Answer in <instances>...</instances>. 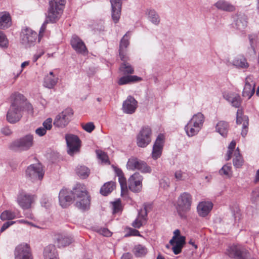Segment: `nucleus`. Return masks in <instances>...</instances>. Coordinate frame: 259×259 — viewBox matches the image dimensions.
I'll list each match as a JSON object with an SVG mask.
<instances>
[{
    "instance_id": "obj_1",
    "label": "nucleus",
    "mask_w": 259,
    "mask_h": 259,
    "mask_svg": "<svg viewBox=\"0 0 259 259\" xmlns=\"http://www.w3.org/2000/svg\"><path fill=\"white\" fill-rule=\"evenodd\" d=\"M12 102L7 114V121L12 124L18 122L25 111L29 114H33V108L24 96L20 93H15L11 96Z\"/></svg>"
},
{
    "instance_id": "obj_2",
    "label": "nucleus",
    "mask_w": 259,
    "mask_h": 259,
    "mask_svg": "<svg viewBox=\"0 0 259 259\" xmlns=\"http://www.w3.org/2000/svg\"><path fill=\"white\" fill-rule=\"evenodd\" d=\"M65 3L66 0H51L50 1V7L46 15V20L39 30L40 34L45 32L47 25L49 23H53L59 20L63 13Z\"/></svg>"
},
{
    "instance_id": "obj_3",
    "label": "nucleus",
    "mask_w": 259,
    "mask_h": 259,
    "mask_svg": "<svg viewBox=\"0 0 259 259\" xmlns=\"http://www.w3.org/2000/svg\"><path fill=\"white\" fill-rule=\"evenodd\" d=\"M73 198L76 201L75 205L79 209L85 211L90 206V197L84 185L77 184L73 189Z\"/></svg>"
},
{
    "instance_id": "obj_4",
    "label": "nucleus",
    "mask_w": 259,
    "mask_h": 259,
    "mask_svg": "<svg viewBox=\"0 0 259 259\" xmlns=\"http://www.w3.org/2000/svg\"><path fill=\"white\" fill-rule=\"evenodd\" d=\"M192 197L188 192H183L178 198L176 210L179 217L183 219L187 218V214L190 210Z\"/></svg>"
},
{
    "instance_id": "obj_5",
    "label": "nucleus",
    "mask_w": 259,
    "mask_h": 259,
    "mask_svg": "<svg viewBox=\"0 0 259 259\" xmlns=\"http://www.w3.org/2000/svg\"><path fill=\"white\" fill-rule=\"evenodd\" d=\"M204 121V115L200 112L194 114L185 126V131L189 137L197 135L202 128Z\"/></svg>"
},
{
    "instance_id": "obj_6",
    "label": "nucleus",
    "mask_w": 259,
    "mask_h": 259,
    "mask_svg": "<svg viewBox=\"0 0 259 259\" xmlns=\"http://www.w3.org/2000/svg\"><path fill=\"white\" fill-rule=\"evenodd\" d=\"M43 33H41L40 35L39 33L38 35L37 33L32 30L26 28L22 31L21 35V42L26 47H30L32 46H34L37 39L39 41L40 38L43 35Z\"/></svg>"
},
{
    "instance_id": "obj_7",
    "label": "nucleus",
    "mask_w": 259,
    "mask_h": 259,
    "mask_svg": "<svg viewBox=\"0 0 259 259\" xmlns=\"http://www.w3.org/2000/svg\"><path fill=\"white\" fill-rule=\"evenodd\" d=\"M33 143V136L31 135H27L14 141L11 144L10 148L14 150H26L32 147Z\"/></svg>"
},
{
    "instance_id": "obj_8",
    "label": "nucleus",
    "mask_w": 259,
    "mask_h": 259,
    "mask_svg": "<svg viewBox=\"0 0 259 259\" xmlns=\"http://www.w3.org/2000/svg\"><path fill=\"white\" fill-rule=\"evenodd\" d=\"M45 171L42 165L38 163L29 165L26 170V175L32 181L41 180L44 176Z\"/></svg>"
},
{
    "instance_id": "obj_9",
    "label": "nucleus",
    "mask_w": 259,
    "mask_h": 259,
    "mask_svg": "<svg viewBox=\"0 0 259 259\" xmlns=\"http://www.w3.org/2000/svg\"><path fill=\"white\" fill-rule=\"evenodd\" d=\"M230 257L234 259H251L248 250L241 245H233L228 250Z\"/></svg>"
},
{
    "instance_id": "obj_10",
    "label": "nucleus",
    "mask_w": 259,
    "mask_h": 259,
    "mask_svg": "<svg viewBox=\"0 0 259 259\" xmlns=\"http://www.w3.org/2000/svg\"><path fill=\"white\" fill-rule=\"evenodd\" d=\"M73 113L72 110L70 108L63 110L56 116L53 122L54 125L58 127H65L70 121Z\"/></svg>"
},
{
    "instance_id": "obj_11",
    "label": "nucleus",
    "mask_w": 259,
    "mask_h": 259,
    "mask_svg": "<svg viewBox=\"0 0 259 259\" xmlns=\"http://www.w3.org/2000/svg\"><path fill=\"white\" fill-rule=\"evenodd\" d=\"M35 196L24 191L20 192L17 197V202L23 209H28L34 202Z\"/></svg>"
},
{
    "instance_id": "obj_12",
    "label": "nucleus",
    "mask_w": 259,
    "mask_h": 259,
    "mask_svg": "<svg viewBox=\"0 0 259 259\" xmlns=\"http://www.w3.org/2000/svg\"><path fill=\"white\" fill-rule=\"evenodd\" d=\"M151 130L148 126H143L137 137V144L142 148L146 147L151 141Z\"/></svg>"
},
{
    "instance_id": "obj_13",
    "label": "nucleus",
    "mask_w": 259,
    "mask_h": 259,
    "mask_svg": "<svg viewBox=\"0 0 259 259\" xmlns=\"http://www.w3.org/2000/svg\"><path fill=\"white\" fill-rule=\"evenodd\" d=\"M65 140L68 148L67 152L70 155H73L79 151L81 142L77 136L67 134L65 135Z\"/></svg>"
},
{
    "instance_id": "obj_14",
    "label": "nucleus",
    "mask_w": 259,
    "mask_h": 259,
    "mask_svg": "<svg viewBox=\"0 0 259 259\" xmlns=\"http://www.w3.org/2000/svg\"><path fill=\"white\" fill-rule=\"evenodd\" d=\"M15 259H33L29 245L27 243H21L17 245L14 250Z\"/></svg>"
},
{
    "instance_id": "obj_15",
    "label": "nucleus",
    "mask_w": 259,
    "mask_h": 259,
    "mask_svg": "<svg viewBox=\"0 0 259 259\" xmlns=\"http://www.w3.org/2000/svg\"><path fill=\"white\" fill-rule=\"evenodd\" d=\"M143 178L139 172H135L128 179L129 189L135 193L140 192L142 189Z\"/></svg>"
},
{
    "instance_id": "obj_16",
    "label": "nucleus",
    "mask_w": 259,
    "mask_h": 259,
    "mask_svg": "<svg viewBox=\"0 0 259 259\" xmlns=\"http://www.w3.org/2000/svg\"><path fill=\"white\" fill-rule=\"evenodd\" d=\"M255 82L252 75L247 76L245 79V85L242 92V96L249 99L255 92Z\"/></svg>"
},
{
    "instance_id": "obj_17",
    "label": "nucleus",
    "mask_w": 259,
    "mask_h": 259,
    "mask_svg": "<svg viewBox=\"0 0 259 259\" xmlns=\"http://www.w3.org/2000/svg\"><path fill=\"white\" fill-rule=\"evenodd\" d=\"M164 136L162 134H159L157 137L152 149V157L153 159L156 160L161 156L164 144Z\"/></svg>"
},
{
    "instance_id": "obj_18",
    "label": "nucleus",
    "mask_w": 259,
    "mask_h": 259,
    "mask_svg": "<svg viewBox=\"0 0 259 259\" xmlns=\"http://www.w3.org/2000/svg\"><path fill=\"white\" fill-rule=\"evenodd\" d=\"M236 123L237 124H242L241 135L244 137L248 132V118L243 113L241 109H238L236 114Z\"/></svg>"
},
{
    "instance_id": "obj_19",
    "label": "nucleus",
    "mask_w": 259,
    "mask_h": 259,
    "mask_svg": "<svg viewBox=\"0 0 259 259\" xmlns=\"http://www.w3.org/2000/svg\"><path fill=\"white\" fill-rule=\"evenodd\" d=\"M137 101L135 99L129 96L122 104V109L124 113L133 114L137 108Z\"/></svg>"
},
{
    "instance_id": "obj_20",
    "label": "nucleus",
    "mask_w": 259,
    "mask_h": 259,
    "mask_svg": "<svg viewBox=\"0 0 259 259\" xmlns=\"http://www.w3.org/2000/svg\"><path fill=\"white\" fill-rule=\"evenodd\" d=\"M72 48L79 54H84L87 53V49L83 41L77 35H73L70 40Z\"/></svg>"
},
{
    "instance_id": "obj_21",
    "label": "nucleus",
    "mask_w": 259,
    "mask_h": 259,
    "mask_svg": "<svg viewBox=\"0 0 259 259\" xmlns=\"http://www.w3.org/2000/svg\"><path fill=\"white\" fill-rule=\"evenodd\" d=\"M73 195V190L69 191L67 189H62L59 195V200L60 205L65 208L70 205L72 201V197L70 195Z\"/></svg>"
},
{
    "instance_id": "obj_22",
    "label": "nucleus",
    "mask_w": 259,
    "mask_h": 259,
    "mask_svg": "<svg viewBox=\"0 0 259 259\" xmlns=\"http://www.w3.org/2000/svg\"><path fill=\"white\" fill-rule=\"evenodd\" d=\"M112 7V18L117 23L120 17L122 3L120 0H110Z\"/></svg>"
},
{
    "instance_id": "obj_23",
    "label": "nucleus",
    "mask_w": 259,
    "mask_h": 259,
    "mask_svg": "<svg viewBox=\"0 0 259 259\" xmlns=\"http://www.w3.org/2000/svg\"><path fill=\"white\" fill-rule=\"evenodd\" d=\"M223 97L231 103L232 106L235 108H239L241 104L242 100L240 96L237 94L233 93L224 94Z\"/></svg>"
},
{
    "instance_id": "obj_24",
    "label": "nucleus",
    "mask_w": 259,
    "mask_h": 259,
    "mask_svg": "<svg viewBox=\"0 0 259 259\" xmlns=\"http://www.w3.org/2000/svg\"><path fill=\"white\" fill-rule=\"evenodd\" d=\"M213 204L211 202H201L197 206V212L199 216L206 217L212 209Z\"/></svg>"
},
{
    "instance_id": "obj_25",
    "label": "nucleus",
    "mask_w": 259,
    "mask_h": 259,
    "mask_svg": "<svg viewBox=\"0 0 259 259\" xmlns=\"http://www.w3.org/2000/svg\"><path fill=\"white\" fill-rule=\"evenodd\" d=\"M235 20V26L239 30H243L246 28L247 25V18L244 14H238L236 16Z\"/></svg>"
},
{
    "instance_id": "obj_26",
    "label": "nucleus",
    "mask_w": 259,
    "mask_h": 259,
    "mask_svg": "<svg viewBox=\"0 0 259 259\" xmlns=\"http://www.w3.org/2000/svg\"><path fill=\"white\" fill-rule=\"evenodd\" d=\"M12 25L10 14L7 12L0 13V29H7Z\"/></svg>"
},
{
    "instance_id": "obj_27",
    "label": "nucleus",
    "mask_w": 259,
    "mask_h": 259,
    "mask_svg": "<svg viewBox=\"0 0 259 259\" xmlns=\"http://www.w3.org/2000/svg\"><path fill=\"white\" fill-rule=\"evenodd\" d=\"M58 78L54 74L53 72H50L49 74L44 78V85L49 89H52L57 84Z\"/></svg>"
},
{
    "instance_id": "obj_28",
    "label": "nucleus",
    "mask_w": 259,
    "mask_h": 259,
    "mask_svg": "<svg viewBox=\"0 0 259 259\" xmlns=\"http://www.w3.org/2000/svg\"><path fill=\"white\" fill-rule=\"evenodd\" d=\"M44 256L45 259H58L55 246L49 244L46 246L44 250Z\"/></svg>"
},
{
    "instance_id": "obj_29",
    "label": "nucleus",
    "mask_w": 259,
    "mask_h": 259,
    "mask_svg": "<svg viewBox=\"0 0 259 259\" xmlns=\"http://www.w3.org/2000/svg\"><path fill=\"white\" fill-rule=\"evenodd\" d=\"M232 63L238 68L246 69L249 67L247 59L243 56H238L235 57Z\"/></svg>"
},
{
    "instance_id": "obj_30",
    "label": "nucleus",
    "mask_w": 259,
    "mask_h": 259,
    "mask_svg": "<svg viewBox=\"0 0 259 259\" xmlns=\"http://www.w3.org/2000/svg\"><path fill=\"white\" fill-rule=\"evenodd\" d=\"M142 78L136 75H127L121 77L118 81L119 85L126 84L131 82L141 81Z\"/></svg>"
},
{
    "instance_id": "obj_31",
    "label": "nucleus",
    "mask_w": 259,
    "mask_h": 259,
    "mask_svg": "<svg viewBox=\"0 0 259 259\" xmlns=\"http://www.w3.org/2000/svg\"><path fill=\"white\" fill-rule=\"evenodd\" d=\"M229 128L228 123L224 121H219L216 125V131L224 137L227 136Z\"/></svg>"
},
{
    "instance_id": "obj_32",
    "label": "nucleus",
    "mask_w": 259,
    "mask_h": 259,
    "mask_svg": "<svg viewBox=\"0 0 259 259\" xmlns=\"http://www.w3.org/2000/svg\"><path fill=\"white\" fill-rule=\"evenodd\" d=\"M73 241L71 236L59 235L57 239V243L59 247H65L70 244Z\"/></svg>"
},
{
    "instance_id": "obj_33",
    "label": "nucleus",
    "mask_w": 259,
    "mask_h": 259,
    "mask_svg": "<svg viewBox=\"0 0 259 259\" xmlns=\"http://www.w3.org/2000/svg\"><path fill=\"white\" fill-rule=\"evenodd\" d=\"M215 6L218 9L223 11L232 12L235 10L234 6L223 0L218 1Z\"/></svg>"
},
{
    "instance_id": "obj_34",
    "label": "nucleus",
    "mask_w": 259,
    "mask_h": 259,
    "mask_svg": "<svg viewBox=\"0 0 259 259\" xmlns=\"http://www.w3.org/2000/svg\"><path fill=\"white\" fill-rule=\"evenodd\" d=\"M115 183L113 182H107L101 188L100 193L104 196H107L110 194L115 188Z\"/></svg>"
},
{
    "instance_id": "obj_35",
    "label": "nucleus",
    "mask_w": 259,
    "mask_h": 259,
    "mask_svg": "<svg viewBox=\"0 0 259 259\" xmlns=\"http://www.w3.org/2000/svg\"><path fill=\"white\" fill-rule=\"evenodd\" d=\"M234 156L233 159V163L234 166L236 168H240L244 162L242 157L241 156L239 148H237L235 151H234Z\"/></svg>"
},
{
    "instance_id": "obj_36",
    "label": "nucleus",
    "mask_w": 259,
    "mask_h": 259,
    "mask_svg": "<svg viewBox=\"0 0 259 259\" xmlns=\"http://www.w3.org/2000/svg\"><path fill=\"white\" fill-rule=\"evenodd\" d=\"M76 174L77 175L82 179L87 178L90 173V169L85 166H78L76 169Z\"/></svg>"
},
{
    "instance_id": "obj_37",
    "label": "nucleus",
    "mask_w": 259,
    "mask_h": 259,
    "mask_svg": "<svg viewBox=\"0 0 259 259\" xmlns=\"http://www.w3.org/2000/svg\"><path fill=\"white\" fill-rule=\"evenodd\" d=\"M136 170H140L142 173H150L152 171L150 166L146 162L140 159L136 167Z\"/></svg>"
},
{
    "instance_id": "obj_38",
    "label": "nucleus",
    "mask_w": 259,
    "mask_h": 259,
    "mask_svg": "<svg viewBox=\"0 0 259 259\" xmlns=\"http://www.w3.org/2000/svg\"><path fill=\"white\" fill-rule=\"evenodd\" d=\"M147 249L142 245H136L133 249V252L137 257H141L147 253Z\"/></svg>"
},
{
    "instance_id": "obj_39",
    "label": "nucleus",
    "mask_w": 259,
    "mask_h": 259,
    "mask_svg": "<svg viewBox=\"0 0 259 259\" xmlns=\"http://www.w3.org/2000/svg\"><path fill=\"white\" fill-rule=\"evenodd\" d=\"M131 32L127 31L123 36L120 40L119 45V49L120 50H125L130 44L129 38H130Z\"/></svg>"
},
{
    "instance_id": "obj_40",
    "label": "nucleus",
    "mask_w": 259,
    "mask_h": 259,
    "mask_svg": "<svg viewBox=\"0 0 259 259\" xmlns=\"http://www.w3.org/2000/svg\"><path fill=\"white\" fill-rule=\"evenodd\" d=\"M16 217L15 212L9 210L4 211L0 215V219L2 221L12 220Z\"/></svg>"
},
{
    "instance_id": "obj_41",
    "label": "nucleus",
    "mask_w": 259,
    "mask_h": 259,
    "mask_svg": "<svg viewBox=\"0 0 259 259\" xmlns=\"http://www.w3.org/2000/svg\"><path fill=\"white\" fill-rule=\"evenodd\" d=\"M119 69L124 74H131L134 72V68L127 62H123L121 64Z\"/></svg>"
},
{
    "instance_id": "obj_42",
    "label": "nucleus",
    "mask_w": 259,
    "mask_h": 259,
    "mask_svg": "<svg viewBox=\"0 0 259 259\" xmlns=\"http://www.w3.org/2000/svg\"><path fill=\"white\" fill-rule=\"evenodd\" d=\"M148 18L149 20L155 25H158L160 22L159 16L154 10H150L149 11Z\"/></svg>"
},
{
    "instance_id": "obj_43",
    "label": "nucleus",
    "mask_w": 259,
    "mask_h": 259,
    "mask_svg": "<svg viewBox=\"0 0 259 259\" xmlns=\"http://www.w3.org/2000/svg\"><path fill=\"white\" fill-rule=\"evenodd\" d=\"M139 160L140 159L137 157H131L128 159L127 162V168L131 170H136V167L139 163Z\"/></svg>"
},
{
    "instance_id": "obj_44",
    "label": "nucleus",
    "mask_w": 259,
    "mask_h": 259,
    "mask_svg": "<svg viewBox=\"0 0 259 259\" xmlns=\"http://www.w3.org/2000/svg\"><path fill=\"white\" fill-rule=\"evenodd\" d=\"M236 142L234 141H232L228 146V149L227 153V156L226 158V160L227 161L229 160L232 157V155L233 152H234V150L235 148Z\"/></svg>"
},
{
    "instance_id": "obj_45",
    "label": "nucleus",
    "mask_w": 259,
    "mask_h": 259,
    "mask_svg": "<svg viewBox=\"0 0 259 259\" xmlns=\"http://www.w3.org/2000/svg\"><path fill=\"white\" fill-rule=\"evenodd\" d=\"M96 153L98 156V158L104 163H109V158L107 154L102 151L97 150Z\"/></svg>"
},
{
    "instance_id": "obj_46",
    "label": "nucleus",
    "mask_w": 259,
    "mask_h": 259,
    "mask_svg": "<svg viewBox=\"0 0 259 259\" xmlns=\"http://www.w3.org/2000/svg\"><path fill=\"white\" fill-rule=\"evenodd\" d=\"M175 178L177 181H185L187 178V175L181 170H177L175 172Z\"/></svg>"
},
{
    "instance_id": "obj_47",
    "label": "nucleus",
    "mask_w": 259,
    "mask_h": 259,
    "mask_svg": "<svg viewBox=\"0 0 259 259\" xmlns=\"http://www.w3.org/2000/svg\"><path fill=\"white\" fill-rule=\"evenodd\" d=\"M259 200V187L254 189L251 192L250 200L252 203H255Z\"/></svg>"
},
{
    "instance_id": "obj_48",
    "label": "nucleus",
    "mask_w": 259,
    "mask_h": 259,
    "mask_svg": "<svg viewBox=\"0 0 259 259\" xmlns=\"http://www.w3.org/2000/svg\"><path fill=\"white\" fill-rule=\"evenodd\" d=\"M118 181L120 185L121 192H126L127 190L126 179L123 176L118 177Z\"/></svg>"
},
{
    "instance_id": "obj_49",
    "label": "nucleus",
    "mask_w": 259,
    "mask_h": 259,
    "mask_svg": "<svg viewBox=\"0 0 259 259\" xmlns=\"http://www.w3.org/2000/svg\"><path fill=\"white\" fill-rule=\"evenodd\" d=\"M147 210L146 206H145L143 208L141 209L139 211L138 218H139V219H140L141 220H142L143 221H145L147 220Z\"/></svg>"
},
{
    "instance_id": "obj_50",
    "label": "nucleus",
    "mask_w": 259,
    "mask_h": 259,
    "mask_svg": "<svg viewBox=\"0 0 259 259\" xmlns=\"http://www.w3.org/2000/svg\"><path fill=\"white\" fill-rule=\"evenodd\" d=\"M8 44V41L5 34L3 31H0V47H7Z\"/></svg>"
},
{
    "instance_id": "obj_51",
    "label": "nucleus",
    "mask_w": 259,
    "mask_h": 259,
    "mask_svg": "<svg viewBox=\"0 0 259 259\" xmlns=\"http://www.w3.org/2000/svg\"><path fill=\"white\" fill-rule=\"evenodd\" d=\"M231 165L226 164L222 167V168L220 170L219 172L221 175H224L226 176H228L229 172L231 171Z\"/></svg>"
},
{
    "instance_id": "obj_52",
    "label": "nucleus",
    "mask_w": 259,
    "mask_h": 259,
    "mask_svg": "<svg viewBox=\"0 0 259 259\" xmlns=\"http://www.w3.org/2000/svg\"><path fill=\"white\" fill-rule=\"evenodd\" d=\"M131 236H140L141 235L138 230L133 228H130L128 232L125 234L124 237H127Z\"/></svg>"
},
{
    "instance_id": "obj_53",
    "label": "nucleus",
    "mask_w": 259,
    "mask_h": 259,
    "mask_svg": "<svg viewBox=\"0 0 259 259\" xmlns=\"http://www.w3.org/2000/svg\"><path fill=\"white\" fill-rule=\"evenodd\" d=\"M82 127L84 130L88 133H91L95 128L93 122H90L82 125Z\"/></svg>"
},
{
    "instance_id": "obj_54",
    "label": "nucleus",
    "mask_w": 259,
    "mask_h": 259,
    "mask_svg": "<svg viewBox=\"0 0 259 259\" xmlns=\"http://www.w3.org/2000/svg\"><path fill=\"white\" fill-rule=\"evenodd\" d=\"M113 213H117L121 210V202L120 200L115 201L112 203Z\"/></svg>"
},
{
    "instance_id": "obj_55",
    "label": "nucleus",
    "mask_w": 259,
    "mask_h": 259,
    "mask_svg": "<svg viewBox=\"0 0 259 259\" xmlns=\"http://www.w3.org/2000/svg\"><path fill=\"white\" fill-rule=\"evenodd\" d=\"M100 234L104 236L109 237L111 236L112 233L107 228H101L97 230Z\"/></svg>"
},
{
    "instance_id": "obj_56",
    "label": "nucleus",
    "mask_w": 259,
    "mask_h": 259,
    "mask_svg": "<svg viewBox=\"0 0 259 259\" xmlns=\"http://www.w3.org/2000/svg\"><path fill=\"white\" fill-rule=\"evenodd\" d=\"M169 181L167 178H162L159 182L160 187L164 189H167L169 187Z\"/></svg>"
},
{
    "instance_id": "obj_57",
    "label": "nucleus",
    "mask_w": 259,
    "mask_h": 259,
    "mask_svg": "<svg viewBox=\"0 0 259 259\" xmlns=\"http://www.w3.org/2000/svg\"><path fill=\"white\" fill-rule=\"evenodd\" d=\"M45 54V51L42 49H39L37 50L36 53L34 55L33 58H32V61L33 62H35L37 61V60L44 54Z\"/></svg>"
},
{
    "instance_id": "obj_58",
    "label": "nucleus",
    "mask_w": 259,
    "mask_h": 259,
    "mask_svg": "<svg viewBox=\"0 0 259 259\" xmlns=\"http://www.w3.org/2000/svg\"><path fill=\"white\" fill-rule=\"evenodd\" d=\"M185 243V237L179 236L175 240V245L183 247Z\"/></svg>"
},
{
    "instance_id": "obj_59",
    "label": "nucleus",
    "mask_w": 259,
    "mask_h": 259,
    "mask_svg": "<svg viewBox=\"0 0 259 259\" xmlns=\"http://www.w3.org/2000/svg\"><path fill=\"white\" fill-rule=\"evenodd\" d=\"M42 125L46 130H50L52 127V119L51 118H47L43 122Z\"/></svg>"
},
{
    "instance_id": "obj_60",
    "label": "nucleus",
    "mask_w": 259,
    "mask_h": 259,
    "mask_svg": "<svg viewBox=\"0 0 259 259\" xmlns=\"http://www.w3.org/2000/svg\"><path fill=\"white\" fill-rule=\"evenodd\" d=\"M248 38L249 40L250 45L251 47L253 48H254V45L256 42V40L257 38V35L255 34H251L248 35Z\"/></svg>"
},
{
    "instance_id": "obj_61",
    "label": "nucleus",
    "mask_w": 259,
    "mask_h": 259,
    "mask_svg": "<svg viewBox=\"0 0 259 259\" xmlns=\"http://www.w3.org/2000/svg\"><path fill=\"white\" fill-rule=\"evenodd\" d=\"M142 225L143 221L138 217L132 223V226L135 228H140Z\"/></svg>"
},
{
    "instance_id": "obj_62",
    "label": "nucleus",
    "mask_w": 259,
    "mask_h": 259,
    "mask_svg": "<svg viewBox=\"0 0 259 259\" xmlns=\"http://www.w3.org/2000/svg\"><path fill=\"white\" fill-rule=\"evenodd\" d=\"M16 222L15 221H8L5 223L1 229V232H3L5 231L7 229H8L10 226L15 224Z\"/></svg>"
},
{
    "instance_id": "obj_63",
    "label": "nucleus",
    "mask_w": 259,
    "mask_h": 259,
    "mask_svg": "<svg viewBox=\"0 0 259 259\" xmlns=\"http://www.w3.org/2000/svg\"><path fill=\"white\" fill-rule=\"evenodd\" d=\"M119 56H120V59L123 62H126V61L127 60V57L126 56L125 50H120V49H119Z\"/></svg>"
},
{
    "instance_id": "obj_64",
    "label": "nucleus",
    "mask_w": 259,
    "mask_h": 259,
    "mask_svg": "<svg viewBox=\"0 0 259 259\" xmlns=\"http://www.w3.org/2000/svg\"><path fill=\"white\" fill-rule=\"evenodd\" d=\"M1 133L5 136H9L12 133V132L9 127L5 126L1 129Z\"/></svg>"
}]
</instances>
